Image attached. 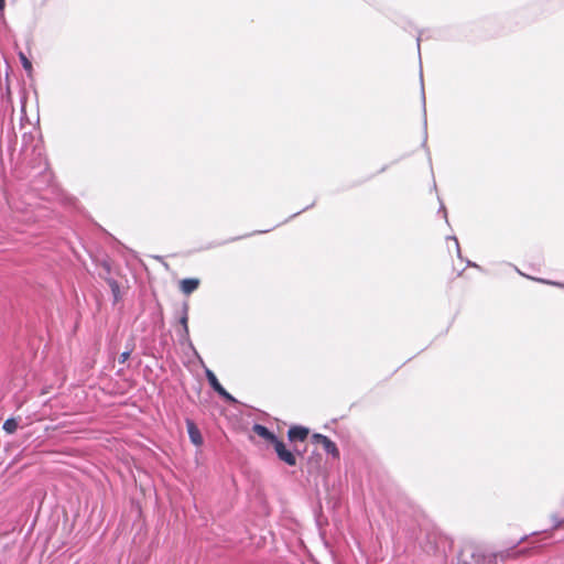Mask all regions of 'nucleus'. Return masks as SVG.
Masks as SVG:
<instances>
[{"mask_svg":"<svg viewBox=\"0 0 564 564\" xmlns=\"http://www.w3.org/2000/svg\"><path fill=\"white\" fill-rule=\"evenodd\" d=\"M538 281L564 289V283L554 282V281H546V280H542V279H539Z\"/></svg>","mask_w":564,"mask_h":564,"instance_id":"15","label":"nucleus"},{"mask_svg":"<svg viewBox=\"0 0 564 564\" xmlns=\"http://www.w3.org/2000/svg\"><path fill=\"white\" fill-rule=\"evenodd\" d=\"M19 57H20L23 68L26 72L31 73L32 72V63L30 62V59L22 52L19 54Z\"/></svg>","mask_w":564,"mask_h":564,"instance_id":"9","label":"nucleus"},{"mask_svg":"<svg viewBox=\"0 0 564 564\" xmlns=\"http://www.w3.org/2000/svg\"><path fill=\"white\" fill-rule=\"evenodd\" d=\"M199 285L198 279H184L181 281L180 289L181 291L188 295L193 293Z\"/></svg>","mask_w":564,"mask_h":564,"instance_id":"7","label":"nucleus"},{"mask_svg":"<svg viewBox=\"0 0 564 564\" xmlns=\"http://www.w3.org/2000/svg\"><path fill=\"white\" fill-rule=\"evenodd\" d=\"M130 354H131L130 350L121 352L119 356V362L124 364L128 360V358L130 357Z\"/></svg>","mask_w":564,"mask_h":564,"instance_id":"13","label":"nucleus"},{"mask_svg":"<svg viewBox=\"0 0 564 564\" xmlns=\"http://www.w3.org/2000/svg\"><path fill=\"white\" fill-rule=\"evenodd\" d=\"M551 519L553 521V529H558L564 525V519L560 518L557 514H552Z\"/></svg>","mask_w":564,"mask_h":564,"instance_id":"11","label":"nucleus"},{"mask_svg":"<svg viewBox=\"0 0 564 564\" xmlns=\"http://www.w3.org/2000/svg\"><path fill=\"white\" fill-rule=\"evenodd\" d=\"M253 432L264 438L265 441L272 443V445L279 440L269 429L261 424H254L252 427Z\"/></svg>","mask_w":564,"mask_h":564,"instance_id":"5","label":"nucleus"},{"mask_svg":"<svg viewBox=\"0 0 564 564\" xmlns=\"http://www.w3.org/2000/svg\"><path fill=\"white\" fill-rule=\"evenodd\" d=\"M187 321H188V317H187V312L185 310L183 316L180 318V324L182 325V329H184L185 336H187V329H188Z\"/></svg>","mask_w":564,"mask_h":564,"instance_id":"12","label":"nucleus"},{"mask_svg":"<svg viewBox=\"0 0 564 564\" xmlns=\"http://www.w3.org/2000/svg\"><path fill=\"white\" fill-rule=\"evenodd\" d=\"M273 447H274V451L279 457L280 460L284 462L285 464H288L289 466H295L296 465V457L295 455L286 449L284 443L280 440H278L274 444H273Z\"/></svg>","mask_w":564,"mask_h":564,"instance_id":"2","label":"nucleus"},{"mask_svg":"<svg viewBox=\"0 0 564 564\" xmlns=\"http://www.w3.org/2000/svg\"><path fill=\"white\" fill-rule=\"evenodd\" d=\"M2 429L8 433V434H13L17 429H18V421L13 417H10V419H7L3 423V426Z\"/></svg>","mask_w":564,"mask_h":564,"instance_id":"8","label":"nucleus"},{"mask_svg":"<svg viewBox=\"0 0 564 564\" xmlns=\"http://www.w3.org/2000/svg\"><path fill=\"white\" fill-rule=\"evenodd\" d=\"M467 265L473 267V268H479V265L477 263L471 262V261H467Z\"/></svg>","mask_w":564,"mask_h":564,"instance_id":"17","label":"nucleus"},{"mask_svg":"<svg viewBox=\"0 0 564 564\" xmlns=\"http://www.w3.org/2000/svg\"><path fill=\"white\" fill-rule=\"evenodd\" d=\"M313 441L319 445H322V447L324 448V451L332 455L334 458H338L339 457V451L336 446V444L327 436L325 435H322V434H314L313 435Z\"/></svg>","mask_w":564,"mask_h":564,"instance_id":"3","label":"nucleus"},{"mask_svg":"<svg viewBox=\"0 0 564 564\" xmlns=\"http://www.w3.org/2000/svg\"><path fill=\"white\" fill-rule=\"evenodd\" d=\"M194 352L195 355L197 356L198 360H199V364L202 365V367L204 368L205 370V376L210 384V387L221 397L224 398L226 401L230 402V403H235L236 402V399L225 390V388L219 383L216 375L205 366L203 359L200 358V356L197 354V351L194 349Z\"/></svg>","mask_w":564,"mask_h":564,"instance_id":"1","label":"nucleus"},{"mask_svg":"<svg viewBox=\"0 0 564 564\" xmlns=\"http://www.w3.org/2000/svg\"><path fill=\"white\" fill-rule=\"evenodd\" d=\"M180 343L181 344H187L192 349H194V346L189 339V332L187 330V336H185L184 329H181L178 333Z\"/></svg>","mask_w":564,"mask_h":564,"instance_id":"10","label":"nucleus"},{"mask_svg":"<svg viewBox=\"0 0 564 564\" xmlns=\"http://www.w3.org/2000/svg\"><path fill=\"white\" fill-rule=\"evenodd\" d=\"M187 432L193 444L198 446L203 443L202 434L194 422L187 421Z\"/></svg>","mask_w":564,"mask_h":564,"instance_id":"6","label":"nucleus"},{"mask_svg":"<svg viewBox=\"0 0 564 564\" xmlns=\"http://www.w3.org/2000/svg\"><path fill=\"white\" fill-rule=\"evenodd\" d=\"M440 212L443 213L446 223H448L447 212H446V208H445V206L443 204H441Z\"/></svg>","mask_w":564,"mask_h":564,"instance_id":"16","label":"nucleus"},{"mask_svg":"<svg viewBox=\"0 0 564 564\" xmlns=\"http://www.w3.org/2000/svg\"><path fill=\"white\" fill-rule=\"evenodd\" d=\"M6 0H0V11L4 10Z\"/></svg>","mask_w":564,"mask_h":564,"instance_id":"18","label":"nucleus"},{"mask_svg":"<svg viewBox=\"0 0 564 564\" xmlns=\"http://www.w3.org/2000/svg\"><path fill=\"white\" fill-rule=\"evenodd\" d=\"M448 239L453 240L455 248H456L457 256L460 258V248H459L457 238L455 236H452V237H448Z\"/></svg>","mask_w":564,"mask_h":564,"instance_id":"14","label":"nucleus"},{"mask_svg":"<svg viewBox=\"0 0 564 564\" xmlns=\"http://www.w3.org/2000/svg\"><path fill=\"white\" fill-rule=\"evenodd\" d=\"M308 435V429L303 426H292L288 431L289 440L294 441H301L303 442Z\"/></svg>","mask_w":564,"mask_h":564,"instance_id":"4","label":"nucleus"}]
</instances>
